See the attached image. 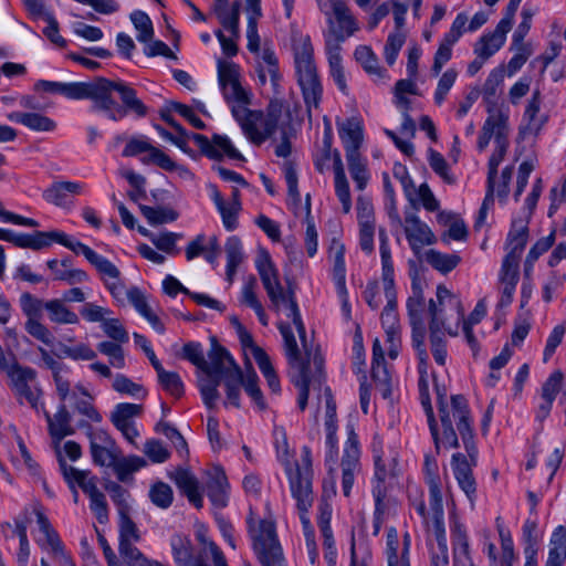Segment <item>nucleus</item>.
<instances>
[{"instance_id":"1","label":"nucleus","mask_w":566,"mask_h":566,"mask_svg":"<svg viewBox=\"0 0 566 566\" xmlns=\"http://www.w3.org/2000/svg\"><path fill=\"white\" fill-rule=\"evenodd\" d=\"M35 91L59 94L67 99H90L91 111L118 122L129 113L138 117L147 115V106L137 96L136 90L124 81H112L97 76L87 82H54L40 80Z\"/></svg>"},{"instance_id":"2","label":"nucleus","mask_w":566,"mask_h":566,"mask_svg":"<svg viewBox=\"0 0 566 566\" xmlns=\"http://www.w3.org/2000/svg\"><path fill=\"white\" fill-rule=\"evenodd\" d=\"M438 412L442 429L441 433L438 431L439 447L442 444L444 448H459L458 433L463 441L467 453H454L451 467L460 489L473 505L476 496V482L472 469L478 463L479 451L474 442L468 400L463 395H453L449 401H440Z\"/></svg>"},{"instance_id":"3","label":"nucleus","mask_w":566,"mask_h":566,"mask_svg":"<svg viewBox=\"0 0 566 566\" xmlns=\"http://www.w3.org/2000/svg\"><path fill=\"white\" fill-rule=\"evenodd\" d=\"M233 117L248 139L255 145H261L272 137L280 126L290 120V113L284 108L282 101L274 99L270 102L265 114L248 107L235 106Z\"/></svg>"},{"instance_id":"4","label":"nucleus","mask_w":566,"mask_h":566,"mask_svg":"<svg viewBox=\"0 0 566 566\" xmlns=\"http://www.w3.org/2000/svg\"><path fill=\"white\" fill-rule=\"evenodd\" d=\"M277 327L284 340V349L290 366L291 381L298 389L297 406L301 411H304L307 406L310 386L316 381L321 385L323 377V360L317 357L314 358V364L317 368V376L311 377L308 364L302 358L291 325L282 322Z\"/></svg>"},{"instance_id":"5","label":"nucleus","mask_w":566,"mask_h":566,"mask_svg":"<svg viewBox=\"0 0 566 566\" xmlns=\"http://www.w3.org/2000/svg\"><path fill=\"white\" fill-rule=\"evenodd\" d=\"M294 64L297 83L301 87L307 112L318 108L323 95L316 65L314 49L308 36L301 38L294 43Z\"/></svg>"},{"instance_id":"6","label":"nucleus","mask_w":566,"mask_h":566,"mask_svg":"<svg viewBox=\"0 0 566 566\" xmlns=\"http://www.w3.org/2000/svg\"><path fill=\"white\" fill-rule=\"evenodd\" d=\"M326 18L325 45L340 46V43L359 30V22L345 0H317Z\"/></svg>"},{"instance_id":"7","label":"nucleus","mask_w":566,"mask_h":566,"mask_svg":"<svg viewBox=\"0 0 566 566\" xmlns=\"http://www.w3.org/2000/svg\"><path fill=\"white\" fill-rule=\"evenodd\" d=\"M6 374L19 403L25 401L36 413H40L45 405L42 400L43 390L36 380L35 369L13 363Z\"/></svg>"},{"instance_id":"8","label":"nucleus","mask_w":566,"mask_h":566,"mask_svg":"<svg viewBox=\"0 0 566 566\" xmlns=\"http://www.w3.org/2000/svg\"><path fill=\"white\" fill-rule=\"evenodd\" d=\"M218 81L226 102L231 106L247 108L250 104V95L240 83V67L233 62L218 60Z\"/></svg>"},{"instance_id":"9","label":"nucleus","mask_w":566,"mask_h":566,"mask_svg":"<svg viewBox=\"0 0 566 566\" xmlns=\"http://www.w3.org/2000/svg\"><path fill=\"white\" fill-rule=\"evenodd\" d=\"M428 312L430 314L429 332H430V347L436 363L444 366L448 357L444 332L450 336H457L458 329H452L447 326L448 317L442 314V310L438 307L436 301L432 298L428 304Z\"/></svg>"},{"instance_id":"10","label":"nucleus","mask_w":566,"mask_h":566,"mask_svg":"<svg viewBox=\"0 0 566 566\" xmlns=\"http://www.w3.org/2000/svg\"><path fill=\"white\" fill-rule=\"evenodd\" d=\"M340 469L342 490L344 495L348 497L350 495L355 479L361 472L359 442L353 427L347 428V440L344 447Z\"/></svg>"},{"instance_id":"11","label":"nucleus","mask_w":566,"mask_h":566,"mask_svg":"<svg viewBox=\"0 0 566 566\" xmlns=\"http://www.w3.org/2000/svg\"><path fill=\"white\" fill-rule=\"evenodd\" d=\"M71 474L75 473L78 480V488L88 496L90 509L101 524L108 522V504L106 496L97 488V476L92 475L88 470L69 469Z\"/></svg>"},{"instance_id":"12","label":"nucleus","mask_w":566,"mask_h":566,"mask_svg":"<svg viewBox=\"0 0 566 566\" xmlns=\"http://www.w3.org/2000/svg\"><path fill=\"white\" fill-rule=\"evenodd\" d=\"M247 525L249 536L252 539V547L256 555L281 546L273 521L256 518L254 513L250 511L247 517Z\"/></svg>"},{"instance_id":"13","label":"nucleus","mask_w":566,"mask_h":566,"mask_svg":"<svg viewBox=\"0 0 566 566\" xmlns=\"http://www.w3.org/2000/svg\"><path fill=\"white\" fill-rule=\"evenodd\" d=\"M437 305L439 308L443 311L444 307H450L455 313V328L458 329V326L460 323L467 324V325H475L481 322V319L486 315V305L484 300H480L472 313L469 315L468 318H464V308L462 306V303L460 298L452 294L451 291L446 285H438L437 287Z\"/></svg>"},{"instance_id":"14","label":"nucleus","mask_w":566,"mask_h":566,"mask_svg":"<svg viewBox=\"0 0 566 566\" xmlns=\"http://www.w3.org/2000/svg\"><path fill=\"white\" fill-rule=\"evenodd\" d=\"M87 437L93 462L101 467L111 468L115 459L122 454L115 441L105 430H93L90 426Z\"/></svg>"},{"instance_id":"15","label":"nucleus","mask_w":566,"mask_h":566,"mask_svg":"<svg viewBox=\"0 0 566 566\" xmlns=\"http://www.w3.org/2000/svg\"><path fill=\"white\" fill-rule=\"evenodd\" d=\"M190 139L193 140L205 156L211 159H221L224 156L234 160L243 159V156L226 135L214 134L210 140L205 135L192 133L190 134Z\"/></svg>"},{"instance_id":"16","label":"nucleus","mask_w":566,"mask_h":566,"mask_svg":"<svg viewBox=\"0 0 566 566\" xmlns=\"http://www.w3.org/2000/svg\"><path fill=\"white\" fill-rule=\"evenodd\" d=\"M143 153H148L146 157L142 158L146 165L156 164L167 171H172L176 168L175 161L159 148L154 147L146 137L130 138L123 150V156L134 157Z\"/></svg>"},{"instance_id":"17","label":"nucleus","mask_w":566,"mask_h":566,"mask_svg":"<svg viewBox=\"0 0 566 566\" xmlns=\"http://www.w3.org/2000/svg\"><path fill=\"white\" fill-rule=\"evenodd\" d=\"M403 231L411 251L421 261L422 248L434 244L437 241L436 235L416 213H406Z\"/></svg>"},{"instance_id":"18","label":"nucleus","mask_w":566,"mask_h":566,"mask_svg":"<svg viewBox=\"0 0 566 566\" xmlns=\"http://www.w3.org/2000/svg\"><path fill=\"white\" fill-rule=\"evenodd\" d=\"M88 262L96 269L101 275L105 287L116 300V302L124 303L125 284L120 279V271L118 268L105 256L94 253Z\"/></svg>"},{"instance_id":"19","label":"nucleus","mask_w":566,"mask_h":566,"mask_svg":"<svg viewBox=\"0 0 566 566\" xmlns=\"http://www.w3.org/2000/svg\"><path fill=\"white\" fill-rule=\"evenodd\" d=\"M143 411L142 405L136 403H118L111 413V421L117 430L122 432L124 438L132 444H136L139 431L136 428L134 418L139 417Z\"/></svg>"},{"instance_id":"20","label":"nucleus","mask_w":566,"mask_h":566,"mask_svg":"<svg viewBox=\"0 0 566 566\" xmlns=\"http://www.w3.org/2000/svg\"><path fill=\"white\" fill-rule=\"evenodd\" d=\"M35 516L39 526V535L35 537L38 546L48 552L55 560L69 554L57 532L40 509L35 510Z\"/></svg>"},{"instance_id":"21","label":"nucleus","mask_w":566,"mask_h":566,"mask_svg":"<svg viewBox=\"0 0 566 566\" xmlns=\"http://www.w3.org/2000/svg\"><path fill=\"white\" fill-rule=\"evenodd\" d=\"M38 350L41 356L42 366L49 369L52 374L55 391L59 399L66 401L71 390V381L69 379V375L71 373L70 367L64 363L55 359L54 356L45 348L39 347Z\"/></svg>"},{"instance_id":"22","label":"nucleus","mask_w":566,"mask_h":566,"mask_svg":"<svg viewBox=\"0 0 566 566\" xmlns=\"http://www.w3.org/2000/svg\"><path fill=\"white\" fill-rule=\"evenodd\" d=\"M289 475L291 493L295 494L301 491L304 485L307 492L312 491V454L308 447H303L301 452V463L289 464L286 467Z\"/></svg>"},{"instance_id":"23","label":"nucleus","mask_w":566,"mask_h":566,"mask_svg":"<svg viewBox=\"0 0 566 566\" xmlns=\"http://www.w3.org/2000/svg\"><path fill=\"white\" fill-rule=\"evenodd\" d=\"M60 401L61 403L54 415H51L45 409V406L40 410V413L44 416L48 422L49 434L56 443H60L65 437L75 433V429L72 426V415L67 410L65 401Z\"/></svg>"},{"instance_id":"24","label":"nucleus","mask_w":566,"mask_h":566,"mask_svg":"<svg viewBox=\"0 0 566 566\" xmlns=\"http://www.w3.org/2000/svg\"><path fill=\"white\" fill-rule=\"evenodd\" d=\"M424 480L429 489V506L432 515L444 514L442 493L440 488V476L438 474V464L436 459L430 455L424 458Z\"/></svg>"},{"instance_id":"25","label":"nucleus","mask_w":566,"mask_h":566,"mask_svg":"<svg viewBox=\"0 0 566 566\" xmlns=\"http://www.w3.org/2000/svg\"><path fill=\"white\" fill-rule=\"evenodd\" d=\"M450 528L453 545L454 566H474L470 555L467 530L454 514L451 516Z\"/></svg>"},{"instance_id":"26","label":"nucleus","mask_w":566,"mask_h":566,"mask_svg":"<svg viewBox=\"0 0 566 566\" xmlns=\"http://www.w3.org/2000/svg\"><path fill=\"white\" fill-rule=\"evenodd\" d=\"M411 279V294L407 300V311L410 324H419L423 321V312L426 300L423 295L424 286L427 285L424 279L419 275L418 270L410 271Z\"/></svg>"},{"instance_id":"27","label":"nucleus","mask_w":566,"mask_h":566,"mask_svg":"<svg viewBox=\"0 0 566 566\" xmlns=\"http://www.w3.org/2000/svg\"><path fill=\"white\" fill-rule=\"evenodd\" d=\"M271 305L276 312L282 310L286 311V316L292 319L303 347L307 350L305 325L303 323L294 292L292 290H287L285 293L277 296V298L271 301Z\"/></svg>"},{"instance_id":"28","label":"nucleus","mask_w":566,"mask_h":566,"mask_svg":"<svg viewBox=\"0 0 566 566\" xmlns=\"http://www.w3.org/2000/svg\"><path fill=\"white\" fill-rule=\"evenodd\" d=\"M208 476L206 490L209 500L217 509L226 507L229 499V483L224 471L220 467H213L208 471Z\"/></svg>"},{"instance_id":"29","label":"nucleus","mask_w":566,"mask_h":566,"mask_svg":"<svg viewBox=\"0 0 566 566\" xmlns=\"http://www.w3.org/2000/svg\"><path fill=\"white\" fill-rule=\"evenodd\" d=\"M169 476L193 506L197 509H201L203 506V496L200 491V484L195 474H192L188 469L177 468L169 474Z\"/></svg>"},{"instance_id":"30","label":"nucleus","mask_w":566,"mask_h":566,"mask_svg":"<svg viewBox=\"0 0 566 566\" xmlns=\"http://www.w3.org/2000/svg\"><path fill=\"white\" fill-rule=\"evenodd\" d=\"M428 532L437 542V551L432 552L431 566H448V544L444 526V514L432 515L431 524L428 523Z\"/></svg>"},{"instance_id":"31","label":"nucleus","mask_w":566,"mask_h":566,"mask_svg":"<svg viewBox=\"0 0 566 566\" xmlns=\"http://www.w3.org/2000/svg\"><path fill=\"white\" fill-rule=\"evenodd\" d=\"M409 548L410 537L408 534L405 535L402 546H400L396 528L390 527L387 531L386 555L388 566H410Z\"/></svg>"},{"instance_id":"32","label":"nucleus","mask_w":566,"mask_h":566,"mask_svg":"<svg viewBox=\"0 0 566 566\" xmlns=\"http://www.w3.org/2000/svg\"><path fill=\"white\" fill-rule=\"evenodd\" d=\"M208 358L209 361H207V368H203V374L206 375L221 377L227 375L228 370L238 366L229 352L219 345L216 339L212 340Z\"/></svg>"},{"instance_id":"33","label":"nucleus","mask_w":566,"mask_h":566,"mask_svg":"<svg viewBox=\"0 0 566 566\" xmlns=\"http://www.w3.org/2000/svg\"><path fill=\"white\" fill-rule=\"evenodd\" d=\"M83 186L80 182L57 181L44 190L43 198L52 205L65 207L71 203L72 196L80 195Z\"/></svg>"},{"instance_id":"34","label":"nucleus","mask_w":566,"mask_h":566,"mask_svg":"<svg viewBox=\"0 0 566 566\" xmlns=\"http://www.w3.org/2000/svg\"><path fill=\"white\" fill-rule=\"evenodd\" d=\"M338 134L344 144L346 155L359 154L363 142V126L358 118L350 117L338 125Z\"/></svg>"},{"instance_id":"35","label":"nucleus","mask_w":566,"mask_h":566,"mask_svg":"<svg viewBox=\"0 0 566 566\" xmlns=\"http://www.w3.org/2000/svg\"><path fill=\"white\" fill-rule=\"evenodd\" d=\"M212 11L224 30L234 38H240V0L224 7H212Z\"/></svg>"},{"instance_id":"36","label":"nucleus","mask_w":566,"mask_h":566,"mask_svg":"<svg viewBox=\"0 0 566 566\" xmlns=\"http://www.w3.org/2000/svg\"><path fill=\"white\" fill-rule=\"evenodd\" d=\"M7 118L34 132H53L56 127L53 119L39 113L11 112Z\"/></svg>"},{"instance_id":"37","label":"nucleus","mask_w":566,"mask_h":566,"mask_svg":"<svg viewBox=\"0 0 566 566\" xmlns=\"http://www.w3.org/2000/svg\"><path fill=\"white\" fill-rule=\"evenodd\" d=\"M74 400V409L86 417L92 422L98 423L102 421V416L92 403L93 397L90 395L87 389L82 385H76L74 389L70 390L67 399Z\"/></svg>"},{"instance_id":"38","label":"nucleus","mask_w":566,"mask_h":566,"mask_svg":"<svg viewBox=\"0 0 566 566\" xmlns=\"http://www.w3.org/2000/svg\"><path fill=\"white\" fill-rule=\"evenodd\" d=\"M504 73L505 70L502 65L493 69L489 73L482 90H480V94H482L483 101L488 105L489 113H491L497 104V96L504 82Z\"/></svg>"},{"instance_id":"39","label":"nucleus","mask_w":566,"mask_h":566,"mask_svg":"<svg viewBox=\"0 0 566 566\" xmlns=\"http://www.w3.org/2000/svg\"><path fill=\"white\" fill-rule=\"evenodd\" d=\"M255 268L266 292H272V285L280 281L279 271L274 265L270 253L262 249L255 259Z\"/></svg>"},{"instance_id":"40","label":"nucleus","mask_w":566,"mask_h":566,"mask_svg":"<svg viewBox=\"0 0 566 566\" xmlns=\"http://www.w3.org/2000/svg\"><path fill=\"white\" fill-rule=\"evenodd\" d=\"M258 77L261 85H264L270 77L273 86H276L280 81L277 57L270 49H264L258 62Z\"/></svg>"},{"instance_id":"41","label":"nucleus","mask_w":566,"mask_h":566,"mask_svg":"<svg viewBox=\"0 0 566 566\" xmlns=\"http://www.w3.org/2000/svg\"><path fill=\"white\" fill-rule=\"evenodd\" d=\"M327 60H328V66H329V74L335 82L338 90L347 95L348 94V86L346 83V76L343 67V59L340 55L342 46H328L325 45Z\"/></svg>"},{"instance_id":"42","label":"nucleus","mask_w":566,"mask_h":566,"mask_svg":"<svg viewBox=\"0 0 566 566\" xmlns=\"http://www.w3.org/2000/svg\"><path fill=\"white\" fill-rule=\"evenodd\" d=\"M422 260L440 273L447 274L458 266L461 258L455 253H442L430 249L421 253Z\"/></svg>"},{"instance_id":"43","label":"nucleus","mask_w":566,"mask_h":566,"mask_svg":"<svg viewBox=\"0 0 566 566\" xmlns=\"http://www.w3.org/2000/svg\"><path fill=\"white\" fill-rule=\"evenodd\" d=\"M344 255V245L334 240L331 245V258L333 261L332 274L336 289L340 294L346 292V266Z\"/></svg>"},{"instance_id":"44","label":"nucleus","mask_w":566,"mask_h":566,"mask_svg":"<svg viewBox=\"0 0 566 566\" xmlns=\"http://www.w3.org/2000/svg\"><path fill=\"white\" fill-rule=\"evenodd\" d=\"M566 559V527L558 526L549 541L548 558L545 566H562Z\"/></svg>"},{"instance_id":"45","label":"nucleus","mask_w":566,"mask_h":566,"mask_svg":"<svg viewBox=\"0 0 566 566\" xmlns=\"http://www.w3.org/2000/svg\"><path fill=\"white\" fill-rule=\"evenodd\" d=\"M146 465L145 459L138 455L117 457L112 464V469L120 482L132 480V474Z\"/></svg>"},{"instance_id":"46","label":"nucleus","mask_w":566,"mask_h":566,"mask_svg":"<svg viewBox=\"0 0 566 566\" xmlns=\"http://www.w3.org/2000/svg\"><path fill=\"white\" fill-rule=\"evenodd\" d=\"M354 55L369 75L376 76L380 81L388 80L387 71L378 65V59L369 46H357Z\"/></svg>"},{"instance_id":"47","label":"nucleus","mask_w":566,"mask_h":566,"mask_svg":"<svg viewBox=\"0 0 566 566\" xmlns=\"http://www.w3.org/2000/svg\"><path fill=\"white\" fill-rule=\"evenodd\" d=\"M224 251L227 255V280L229 283H232L237 270L243 261L241 240L235 235L228 238L224 245Z\"/></svg>"},{"instance_id":"48","label":"nucleus","mask_w":566,"mask_h":566,"mask_svg":"<svg viewBox=\"0 0 566 566\" xmlns=\"http://www.w3.org/2000/svg\"><path fill=\"white\" fill-rule=\"evenodd\" d=\"M303 491H298V493L292 494V496L296 501V507L300 513V520L304 527V534L306 537V542H310L311 539H314V531L312 528L310 518L307 516L308 510L313 505V492H307L306 488H302Z\"/></svg>"},{"instance_id":"49","label":"nucleus","mask_w":566,"mask_h":566,"mask_svg":"<svg viewBox=\"0 0 566 566\" xmlns=\"http://www.w3.org/2000/svg\"><path fill=\"white\" fill-rule=\"evenodd\" d=\"M418 389H419L421 405H422L426 416L428 418V424L430 428V432L434 440L436 449L439 450L438 424H437L433 409H432L431 401H430L428 377H419Z\"/></svg>"},{"instance_id":"50","label":"nucleus","mask_w":566,"mask_h":566,"mask_svg":"<svg viewBox=\"0 0 566 566\" xmlns=\"http://www.w3.org/2000/svg\"><path fill=\"white\" fill-rule=\"evenodd\" d=\"M45 310L49 319L56 324H77L80 321L77 314L67 308L62 300L46 301Z\"/></svg>"},{"instance_id":"51","label":"nucleus","mask_w":566,"mask_h":566,"mask_svg":"<svg viewBox=\"0 0 566 566\" xmlns=\"http://www.w3.org/2000/svg\"><path fill=\"white\" fill-rule=\"evenodd\" d=\"M224 377V386L228 401L239 408L240 407V388L245 384V378L239 366H234L227 371Z\"/></svg>"},{"instance_id":"52","label":"nucleus","mask_w":566,"mask_h":566,"mask_svg":"<svg viewBox=\"0 0 566 566\" xmlns=\"http://www.w3.org/2000/svg\"><path fill=\"white\" fill-rule=\"evenodd\" d=\"M439 223L449 226L448 231L442 235V241L448 242V239L454 241H463L468 237V230L463 220L455 218L452 213L440 212L438 214Z\"/></svg>"},{"instance_id":"53","label":"nucleus","mask_w":566,"mask_h":566,"mask_svg":"<svg viewBox=\"0 0 566 566\" xmlns=\"http://www.w3.org/2000/svg\"><path fill=\"white\" fill-rule=\"evenodd\" d=\"M528 239L527 221L523 219L513 220L507 234L506 249L523 253Z\"/></svg>"},{"instance_id":"54","label":"nucleus","mask_w":566,"mask_h":566,"mask_svg":"<svg viewBox=\"0 0 566 566\" xmlns=\"http://www.w3.org/2000/svg\"><path fill=\"white\" fill-rule=\"evenodd\" d=\"M220 378L221 377L205 374V376L199 377L198 379V388L201 398L206 407L209 409L216 408L217 400L220 397V394L218 391Z\"/></svg>"},{"instance_id":"55","label":"nucleus","mask_w":566,"mask_h":566,"mask_svg":"<svg viewBox=\"0 0 566 566\" xmlns=\"http://www.w3.org/2000/svg\"><path fill=\"white\" fill-rule=\"evenodd\" d=\"M541 92L536 90L533 92L524 112V119L527 120V128L534 134H537L545 123V119L537 116L541 109Z\"/></svg>"},{"instance_id":"56","label":"nucleus","mask_w":566,"mask_h":566,"mask_svg":"<svg viewBox=\"0 0 566 566\" xmlns=\"http://www.w3.org/2000/svg\"><path fill=\"white\" fill-rule=\"evenodd\" d=\"M49 269L53 272L54 280L65 281L73 285L76 283L86 282L88 275L85 271L80 269H60V261L56 259L48 261Z\"/></svg>"},{"instance_id":"57","label":"nucleus","mask_w":566,"mask_h":566,"mask_svg":"<svg viewBox=\"0 0 566 566\" xmlns=\"http://www.w3.org/2000/svg\"><path fill=\"white\" fill-rule=\"evenodd\" d=\"M172 555L178 566H185L191 562L193 557V548L189 537L182 535H174L170 541Z\"/></svg>"},{"instance_id":"58","label":"nucleus","mask_w":566,"mask_h":566,"mask_svg":"<svg viewBox=\"0 0 566 566\" xmlns=\"http://www.w3.org/2000/svg\"><path fill=\"white\" fill-rule=\"evenodd\" d=\"M254 360L266 379L269 388L272 392L279 394L281 390L280 380L275 374L269 355L263 349H255Z\"/></svg>"},{"instance_id":"59","label":"nucleus","mask_w":566,"mask_h":566,"mask_svg":"<svg viewBox=\"0 0 566 566\" xmlns=\"http://www.w3.org/2000/svg\"><path fill=\"white\" fill-rule=\"evenodd\" d=\"M371 377L375 381L376 390L384 399L391 396V377L387 369L386 361L371 364Z\"/></svg>"},{"instance_id":"60","label":"nucleus","mask_w":566,"mask_h":566,"mask_svg":"<svg viewBox=\"0 0 566 566\" xmlns=\"http://www.w3.org/2000/svg\"><path fill=\"white\" fill-rule=\"evenodd\" d=\"M130 21L137 31V40L140 43H148L154 38V25L147 13L136 10L130 13Z\"/></svg>"},{"instance_id":"61","label":"nucleus","mask_w":566,"mask_h":566,"mask_svg":"<svg viewBox=\"0 0 566 566\" xmlns=\"http://www.w3.org/2000/svg\"><path fill=\"white\" fill-rule=\"evenodd\" d=\"M112 388L122 395H127L134 398H145L147 390L140 384L129 379L124 374H116L113 379Z\"/></svg>"},{"instance_id":"62","label":"nucleus","mask_w":566,"mask_h":566,"mask_svg":"<svg viewBox=\"0 0 566 566\" xmlns=\"http://www.w3.org/2000/svg\"><path fill=\"white\" fill-rule=\"evenodd\" d=\"M503 41L500 36L489 32L483 34L474 44V54L480 59H490L495 54L503 45Z\"/></svg>"},{"instance_id":"63","label":"nucleus","mask_w":566,"mask_h":566,"mask_svg":"<svg viewBox=\"0 0 566 566\" xmlns=\"http://www.w3.org/2000/svg\"><path fill=\"white\" fill-rule=\"evenodd\" d=\"M346 159L348 163L350 176L356 182L357 189L364 190L368 182L369 175L367 172L365 163L361 160L360 154L346 155Z\"/></svg>"},{"instance_id":"64","label":"nucleus","mask_w":566,"mask_h":566,"mask_svg":"<svg viewBox=\"0 0 566 566\" xmlns=\"http://www.w3.org/2000/svg\"><path fill=\"white\" fill-rule=\"evenodd\" d=\"M139 208L143 216L153 226L172 222L178 218V213L170 208H153L149 206H140Z\"/></svg>"}]
</instances>
